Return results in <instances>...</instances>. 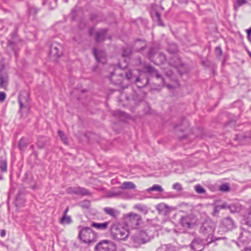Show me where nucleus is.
<instances>
[{"label": "nucleus", "mask_w": 251, "mask_h": 251, "mask_svg": "<svg viewBox=\"0 0 251 251\" xmlns=\"http://www.w3.org/2000/svg\"><path fill=\"white\" fill-rule=\"evenodd\" d=\"M110 233L113 239L117 240H125L129 235L127 227L119 223L112 224L110 228Z\"/></svg>", "instance_id": "obj_1"}, {"label": "nucleus", "mask_w": 251, "mask_h": 251, "mask_svg": "<svg viewBox=\"0 0 251 251\" xmlns=\"http://www.w3.org/2000/svg\"><path fill=\"white\" fill-rule=\"evenodd\" d=\"M134 208L138 209L139 211L142 212L144 214H146L148 212L147 206L145 205L138 204L134 206Z\"/></svg>", "instance_id": "obj_27"}, {"label": "nucleus", "mask_w": 251, "mask_h": 251, "mask_svg": "<svg viewBox=\"0 0 251 251\" xmlns=\"http://www.w3.org/2000/svg\"><path fill=\"white\" fill-rule=\"evenodd\" d=\"M45 145V142L44 140L43 137H39L38 138V141L37 143V145L38 148H42Z\"/></svg>", "instance_id": "obj_34"}, {"label": "nucleus", "mask_w": 251, "mask_h": 251, "mask_svg": "<svg viewBox=\"0 0 251 251\" xmlns=\"http://www.w3.org/2000/svg\"><path fill=\"white\" fill-rule=\"evenodd\" d=\"M109 224V222H106L103 223H97L93 222L92 224V226L98 229L104 230L107 228Z\"/></svg>", "instance_id": "obj_22"}, {"label": "nucleus", "mask_w": 251, "mask_h": 251, "mask_svg": "<svg viewBox=\"0 0 251 251\" xmlns=\"http://www.w3.org/2000/svg\"><path fill=\"white\" fill-rule=\"evenodd\" d=\"M244 251H251V248H246Z\"/></svg>", "instance_id": "obj_63"}, {"label": "nucleus", "mask_w": 251, "mask_h": 251, "mask_svg": "<svg viewBox=\"0 0 251 251\" xmlns=\"http://www.w3.org/2000/svg\"><path fill=\"white\" fill-rule=\"evenodd\" d=\"M184 125L185 127H187L189 126L188 123L185 120H184L182 123L181 124V125Z\"/></svg>", "instance_id": "obj_52"}, {"label": "nucleus", "mask_w": 251, "mask_h": 251, "mask_svg": "<svg viewBox=\"0 0 251 251\" xmlns=\"http://www.w3.org/2000/svg\"><path fill=\"white\" fill-rule=\"evenodd\" d=\"M3 69V67L0 69V88L6 89L8 83V75Z\"/></svg>", "instance_id": "obj_12"}, {"label": "nucleus", "mask_w": 251, "mask_h": 251, "mask_svg": "<svg viewBox=\"0 0 251 251\" xmlns=\"http://www.w3.org/2000/svg\"><path fill=\"white\" fill-rule=\"evenodd\" d=\"M148 190L149 191H156L157 192H162L163 191V189L162 188V187L158 184H155L153 185L152 187L149 188Z\"/></svg>", "instance_id": "obj_30"}, {"label": "nucleus", "mask_w": 251, "mask_h": 251, "mask_svg": "<svg viewBox=\"0 0 251 251\" xmlns=\"http://www.w3.org/2000/svg\"><path fill=\"white\" fill-rule=\"evenodd\" d=\"M177 48L176 45H173V48L172 50H171L170 49H168V51L171 52V53H175L177 51Z\"/></svg>", "instance_id": "obj_47"}, {"label": "nucleus", "mask_w": 251, "mask_h": 251, "mask_svg": "<svg viewBox=\"0 0 251 251\" xmlns=\"http://www.w3.org/2000/svg\"><path fill=\"white\" fill-rule=\"evenodd\" d=\"M7 162L6 158L0 157V180L3 179L2 174L7 172Z\"/></svg>", "instance_id": "obj_15"}, {"label": "nucleus", "mask_w": 251, "mask_h": 251, "mask_svg": "<svg viewBox=\"0 0 251 251\" xmlns=\"http://www.w3.org/2000/svg\"><path fill=\"white\" fill-rule=\"evenodd\" d=\"M114 74H115V73L113 71H112L110 73V78H109L110 81H112L111 77L112 76H113L114 75Z\"/></svg>", "instance_id": "obj_58"}, {"label": "nucleus", "mask_w": 251, "mask_h": 251, "mask_svg": "<svg viewBox=\"0 0 251 251\" xmlns=\"http://www.w3.org/2000/svg\"><path fill=\"white\" fill-rule=\"evenodd\" d=\"M78 228L79 229L78 238L83 243L90 244L95 241L96 235L90 227L79 226Z\"/></svg>", "instance_id": "obj_2"}, {"label": "nucleus", "mask_w": 251, "mask_h": 251, "mask_svg": "<svg viewBox=\"0 0 251 251\" xmlns=\"http://www.w3.org/2000/svg\"><path fill=\"white\" fill-rule=\"evenodd\" d=\"M248 0H235L234 2V8L235 10H237L241 6L247 3Z\"/></svg>", "instance_id": "obj_26"}, {"label": "nucleus", "mask_w": 251, "mask_h": 251, "mask_svg": "<svg viewBox=\"0 0 251 251\" xmlns=\"http://www.w3.org/2000/svg\"><path fill=\"white\" fill-rule=\"evenodd\" d=\"M230 189L229 185L228 183L222 184L220 186V190L222 192H227Z\"/></svg>", "instance_id": "obj_35"}, {"label": "nucleus", "mask_w": 251, "mask_h": 251, "mask_svg": "<svg viewBox=\"0 0 251 251\" xmlns=\"http://www.w3.org/2000/svg\"><path fill=\"white\" fill-rule=\"evenodd\" d=\"M122 190V191H119L118 192L114 193L113 195V196H119V197L124 199H131L133 198V194H130L125 190Z\"/></svg>", "instance_id": "obj_16"}, {"label": "nucleus", "mask_w": 251, "mask_h": 251, "mask_svg": "<svg viewBox=\"0 0 251 251\" xmlns=\"http://www.w3.org/2000/svg\"><path fill=\"white\" fill-rule=\"evenodd\" d=\"M18 102L20 104V109H22L24 106L27 107L29 104L28 93L26 92H21L19 95Z\"/></svg>", "instance_id": "obj_10"}, {"label": "nucleus", "mask_w": 251, "mask_h": 251, "mask_svg": "<svg viewBox=\"0 0 251 251\" xmlns=\"http://www.w3.org/2000/svg\"><path fill=\"white\" fill-rule=\"evenodd\" d=\"M173 189L180 192L182 190V187L179 183H176L173 185Z\"/></svg>", "instance_id": "obj_39"}, {"label": "nucleus", "mask_w": 251, "mask_h": 251, "mask_svg": "<svg viewBox=\"0 0 251 251\" xmlns=\"http://www.w3.org/2000/svg\"><path fill=\"white\" fill-rule=\"evenodd\" d=\"M117 113V114L118 115H119L120 116H124V117H126V113L124 112H122V111H117L116 112Z\"/></svg>", "instance_id": "obj_50"}, {"label": "nucleus", "mask_w": 251, "mask_h": 251, "mask_svg": "<svg viewBox=\"0 0 251 251\" xmlns=\"http://www.w3.org/2000/svg\"><path fill=\"white\" fill-rule=\"evenodd\" d=\"M29 12L30 14H36L38 12V9L35 7L31 6L29 8Z\"/></svg>", "instance_id": "obj_43"}, {"label": "nucleus", "mask_w": 251, "mask_h": 251, "mask_svg": "<svg viewBox=\"0 0 251 251\" xmlns=\"http://www.w3.org/2000/svg\"><path fill=\"white\" fill-rule=\"evenodd\" d=\"M126 76L128 80H131L133 78L132 72L130 70L127 71L126 73Z\"/></svg>", "instance_id": "obj_42"}, {"label": "nucleus", "mask_w": 251, "mask_h": 251, "mask_svg": "<svg viewBox=\"0 0 251 251\" xmlns=\"http://www.w3.org/2000/svg\"><path fill=\"white\" fill-rule=\"evenodd\" d=\"M220 210L221 209L219 205H215L214 208L213 215H215L216 214H218Z\"/></svg>", "instance_id": "obj_44"}, {"label": "nucleus", "mask_w": 251, "mask_h": 251, "mask_svg": "<svg viewBox=\"0 0 251 251\" xmlns=\"http://www.w3.org/2000/svg\"><path fill=\"white\" fill-rule=\"evenodd\" d=\"M152 235L147 230L137 231L131 237L132 241L135 247L137 248L141 245L150 241Z\"/></svg>", "instance_id": "obj_3"}, {"label": "nucleus", "mask_w": 251, "mask_h": 251, "mask_svg": "<svg viewBox=\"0 0 251 251\" xmlns=\"http://www.w3.org/2000/svg\"><path fill=\"white\" fill-rule=\"evenodd\" d=\"M124 64H124V65H123V66H121L120 63H119L117 68H121L122 69H124L126 68L127 66V64L126 62L124 63Z\"/></svg>", "instance_id": "obj_49"}, {"label": "nucleus", "mask_w": 251, "mask_h": 251, "mask_svg": "<svg viewBox=\"0 0 251 251\" xmlns=\"http://www.w3.org/2000/svg\"><path fill=\"white\" fill-rule=\"evenodd\" d=\"M221 210V209H228V205L229 204H227L226 203H224L221 205H219Z\"/></svg>", "instance_id": "obj_48"}, {"label": "nucleus", "mask_w": 251, "mask_h": 251, "mask_svg": "<svg viewBox=\"0 0 251 251\" xmlns=\"http://www.w3.org/2000/svg\"><path fill=\"white\" fill-rule=\"evenodd\" d=\"M131 53V50L130 49L126 48H123V54L122 55L123 57H127Z\"/></svg>", "instance_id": "obj_37"}, {"label": "nucleus", "mask_w": 251, "mask_h": 251, "mask_svg": "<svg viewBox=\"0 0 251 251\" xmlns=\"http://www.w3.org/2000/svg\"><path fill=\"white\" fill-rule=\"evenodd\" d=\"M154 18L156 19L160 25L163 26V24L161 20V15L158 12H155L154 16Z\"/></svg>", "instance_id": "obj_36"}, {"label": "nucleus", "mask_w": 251, "mask_h": 251, "mask_svg": "<svg viewBox=\"0 0 251 251\" xmlns=\"http://www.w3.org/2000/svg\"><path fill=\"white\" fill-rule=\"evenodd\" d=\"M72 222V218L68 215H63L60 220V223L62 225H70Z\"/></svg>", "instance_id": "obj_23"}, {"label": "nucleus", "mask_w": 251, "mask_h": 251, "mask_svg": "<svg viewBox=\"0 0 251 251\" xmlns=\"http://www.w3.org/2000/svg\"><path fill=\"white\" fill-rule=\"evenodd\" d=\"M149 80L147 77L144 79H141L139 77L136 78V83L138 87L142 88L149 83Z\"/></svg>", "instance_id": "obj_19"}, {"label": "nucleus", "mask_w": 251, "mask_h": 251, "mask_svg": "<svg viewBox=\"0 0 251 251\" xmlns=\"http://www.w3.org/2000/svg\"><path fill=\"white\" fill-rule=\"evenodd\" d=\"M6 98V94L3 92H0V101H3Z\"/></svg>", "instance_id": "obj_45"}, {"label": "nucleus", "mask_w": 251, "mask_h": 251, "mask_svg": "<svg viewBox=\"0 0 251 251\" xmlns=\"http://www.w3.org/2000/svg\"><path fill=\"white\" fill-rule=\"evenodd\" d=\"M27 143L24 138H22L19 141L18 147L20 150H23L26 146Z\"/></svg>", "instance_id": "obj_31"}, {"label": "nucleus", "mask_w": 251, "mask_h": 251, "mask_svg": "<svg viewBox=\"0 0 251 251\" xmlns=\"http://www.w3.org/2000/svg\"><path fill=\"white\" fill-rule=\"evenodd\" d=\"M6 234V231L5 229H2L0 231V235L1 237H4Z\"/></svg>", "instance_id": "obj_53"}, {"label": "nucleus", "mask_w": 251, "mask_h": 251, "mask_svg": "<svg viewBox=\"0 0 251 251\" xmlns=\"http://www.w3.org/2000/svg\"><path fill=\"white\" fill-rule=\"evenodd\" d=\"M178 2L181 4H187L189 0H177Z\"/></svg>", "instance_id": "obj_51"}, {"label": "nucleus", "mask_w": 251, "mask_h": 251, "mask_svg": "<svg viewBox=\"0 0 251 251\" xmlns=\"http://www.w3.org/2000/svg\"><path fill=\"white\" fill-rule=\"evenodd\" d=\"M155 73V76L157 78H161L162 83L163 85H165V81L163 78L161 77V75L158 73V72L156 71V72H154Z\"/></svg>", "instance_id": "obj_46"}, {"label": "nucleus", "mask_w": 251, "mask_h": 251, "mask_svg": "<svg viewBox=\"0 0 251 251\" xmlns=\"http://www.w3.org/2000/svg\"><path fill=\"white\" fill-rule=\"evenodd\" d=\"M125 220L127 226L131 228H135L142 221L141 217L133 212L129 213L126 215Z\"/></svg>", "instance_id": "obj_5"}, {"label": "nucleus", "mask_w": 251, "mask_h": 251, "mask_svg": "<svg viewBox=\"0 0 251 251\" xmlns=\"http://www.w3.org/2000/svg\"><path fill=\"white\" fill-rule=\"evenodd\" d=\"M157 251H171L170 249L168 247L167 245H162L159 248Z\"/></svg>", "instance_id": "obj_40"}, {"label": "nucleus", "mask_w": 251, "mask_h": 251, "mask_svg": "<svg viewBox=\"0 0 251 251\" xmlns=\"http://www.w3.org/2000/svg\"><path fill=\"white\" fill-rule=\"evenodd\" d=\"M79 187H69L66 189L67 193L78 195Z\"/></svg>", "instance_id": "obj_28"}, {"label": "nucleus", "mask_w": 251, "mask_h": 251, "mask_svg": "<svg viewBox=\"0 0 251 251\" xmlns=\"http://www.w3.org/2000/svg\"><path fill=\"white\" fill-rule=\"evenodd\" d=\"M247 38H248V39L250 42H251V35H250V34H247Z\"/></svg>", "instance_id": "obj_60"}, {"label": "nucleus", "mask_w": 251, "mask_h": 251, "mask_svg": "<svg viewBox=\"0 0 251 251\" xmlns=\"http://www.w3.org/2000/svg\"><path fill=\"white\" fill-rule=\"evenodd\" d=\"M94 30V29L92 28L89 29V33L90 36L92 35Z\"/></svg>", "instance_id": "obj_56"}, {"label": "nucleus", "mask_w": 251, "mask_h": 251, "mask_svg": "<svg viewBox=\"0 0 251 251\" xmlns=\"http://www.w3.org/2000/svg\"><path fill=\"white\" fill-rule=\"evenodd\" d=\"M216 224L211 220H206L202 224L200 230L204 234L213 233L215 229Z\"/></svg>", "instance_id": "obj_7"}, {"label": "nucleus", "mask_w": 251, "mask_h": 251, "mask_svg": "<svg viewBox=\"0 0 251 251\" xmlns=\"http://www.w3.org/2000/svg\"><path fill=\"white\" fill-rule=\"evenodd\" d=\"M228 209L231 213H238L241 210V206L240 204L238 203H232L229 204Z\"/></svg>", "instance_id": "obj_20"}, {"label": "nucleus", "mask_w": 251, "mask_h": 251, "mask_svg": "<svg viewBox=\"0 0 251 251\" xmlns=\"http://www.w3.org/2000/svg\"><path fill=\"white\" fill-rule=\"evenodd\" d=\"M91 192L84 187H79L78 195L82 197L86 196H91Z\"/></svg>", "instance_id": "obj_25"}, {"label": "nucleus", "mask_w": 251, "mask_h": 251, "mask_svg": "<svg viewBox=\"0 0 251 251\" xmlns=\"http://www.w3.org/2000/svg\"><path fill=\"white\" fill-rule=\"evenodd\" d=\"M247 232L246 231H244L243 232H241L240 233V238H243L244 236L246 234H247Z\"/></svg>", "instance_id": "obj_55"}, {"label": "nucleus", "mask_w": 251, "mask_h": 251, "mask_svg": "<svg viewBox=\"0 0 251 251\" xmlns=\"http://www.w3.org/2000/svg\"><path fill=\"white\" fill-rule=\"evenodd\" d=\"M58 134L64 144L67 145L68 144V138L64 132L61 130H59Z\"/></svg>", "instance_id": "obj_29"}, {"label": "nucleus", "mask_w": 251, "mask_h": 251, "mask_svg": "<svg viewBox=\"0 0 251 251\" xmlns=\"http://www.w3.org/2000/svg\"><path fill=\"white\" fill-rule=\"evenodd\" d=\"M216 50H218V51L220 52V54H222V50H221V48L217 47L216 48Z\"/></svg>", "instance_id": "obj_59"}, {"label": "nucleus", "mask_w": 251, "mask_h": 251, "mask_svg": "<svg viewBox=\"0 0 251 251\" xmlns=\"http://www.w3.org/2000/svg\"><path fill=\"white\" fill-rule=\"evenodd\" d=\"M246 224L251 227V206L248 209V216L246 219Z\"/></svg>", "instance_id": "obj_32"}, {"label": "nucleus", "mask_w": 251, "mask_h": 251, "mask_svg": "<svg viewBox=\"0 0 251 251\" xmlns=\"http://www.w3.org/2000/svg\"><path fill=\"white\" fill-rule=\"evenodd\" d=\"M63 53V49L61 44L53 42L50 47V54L52 56L59 57Z\"/></svg>", "instance_id": "obj_9"}, {"label": "nucleus", "mask_w": 251, "mask_h": 251, "mask_svg": "<svg viewBox=\"0 0 251 251\" xmlns=\"http://www.w3.org/2000/svg\"><path fill=\"white\" fill-rule=\"evenodd\" d=\"M246 31H247V34L251 35V27L250 28L247 29Z\"/></svg>", "instance_id": "obj_57"}, {"label": "nucleus", "mask_w": 251, "mask_h": 251, "mask_svg": "<svg viewBox=\"0 0 251 251\" xmlns=\"http://www.w3.org/2000/svg\"><path fill=\"white\" fill-rule=\"evenodd\" d=\"M69 207H67L65 209V210L64 211V212H63V215H67V213L69 211Z\"/></svg>", "instance_id": "obj_54"}, {"label": "nucleus", "mask_w": 251, "mask_h": 251, "mask_svg": "<svg viewBox=\"0 0 251 251\" xmlns=\"http://www.w3.org/2000/svg\"><path fill=\"white\" fill-rule=\"evenodd\" d=\"M93 53L98 62L101 63L102 64L106 63V54L104 51L102 50H97L96 49H94Z\"/></svg>", "instance_id": "obj_13"}, {"label": "nucleus", "mask_w": 251, "mask_h": 251, "mask_svg": "<svg viewBox=\"0 0 251 251\" xmlns=\"http://www.w3.org/2000/svg\"><path fill=\"white\" fill-rule=\"evenodd\" d=\"M146 69L147 72L149 73H152L156 72L155 69L153 67H151L150 65L146 66Z\"/></svg>", "instance_id": "obj_41"}, {"label": "nucleus", "mask_w": 251, "mask_h": 251, "mask_svg": "<svg viewBox=\"0 0 251 251\" xmlns=\"http://www.w3.org/2000/svg\"><path fill=\"white\" fill-rule=\"evenodd\" d=\"M110 68H112L113 70H116V67L112 65L110 66Z\"/></svg>", "instance_id": "obj_62"}, {"label": "nucleus", "mask_w": 251, "mask_h": 251, "mask_svg": "<svg viewBox=\"0 0 251 251\" xmlns=\"http://www.w3.org/2000/svg\"><path fill=\"white\" fill-rule=\"evenodd\" d=\"M196 220L192 215L182 217L179 220L180 225L185 229L191 228L195 224Z\"/></svg>", "instance_id": "obj_8"}, {"label": "nucleus", "mask_w": 251, "mask_h": 251, "mask_svg": "<svg viewBox=\"0 0 251 251\" xmlns=\"http://www.w3.org/2000/svg\"><path fill=\"white\" fill-rule=\"evenodd\" d=\"M146 47L147 44L145 40L138 39L135 41L133 49L136 51L140 52L144 50Z\"/></svg>", "instance_id": "obj_14"}, {"label": "nucleus", "mask_w": 251, "mask_h": 251, "mask_svg": "<svg viewBox=\"0 0 251 251\" xmlns=\"http://www.w3.org/2000/svg\"><path fill=\"white\" fill-rule=\"evenodd\" d=\"M220 227L224 231H228L234 228L235 224L232 219L229 217H226L221 220Z\"/></svg>", "instance_id": "obj_6"}, {"label": "nucleus", "mask_w": 251, "mask_h": 251, "mask_svg": "<svg viewBox=\"0 0 251 251\" xmlns=\"http://www.w3.org/2000/svg\"><path fill=\"white\" fill-rule=\"evenodd\" d=\"M195 190L196 192L198 194H204L205 193V190L204 189V188L202 186H201V185H199V184L196 185L195 186Z\"/></svg>", "instance_id": "obj_33"}, {"label": "nucleus", "mask_w": 251, "mask_h": 251, "mask_svg": "<svg viewBox=\"0 0 251 251\" xmlns=\"http://www.w3.org/2000/svg\"><path fill=\"white\" fill-rule=\"evenodd\" d=\"M104 212L112 218L116 219L120 212L118 210L111 207H105L103 209Z\"/></svg>", "instance_id": "obj_17"}, {"label": "nucleus", "mask_w": 251, "mask_h": 251, "mask_svg": "<svg viewBox=\"0 0 251 251\" xmlns=\"http://www.w3.org/2000/svg\"><path fill=\"white\" fill-rule=\"evenodd\" d=\"M167 88H168L169 89H172L173 88V86L171 85H169V84H168L167 85Z\"/></svg>", "instance_id": "obj_61"}, {"label": "nucleus", "mask_w": 251, "mask_h": 251, "mask_svg": "<svg viewBox=\"0 0 251 251\" xmlns=\"http://www.w3.org/2000/svg\"><path fill=\"white\" fill-rule=\"evenodd\" d=\"M190 246L194 251H202L204 249V241L200 238H195L192 241Z\"/></svg>", "instance_id": "obj_11"}, {"label": "nucleus", "mask_w": 251, "mask_h": 251, "mask_svg": "<svg viewBox=\"0 0 251 251\" xmlns=\"http://www.w3.org/2000/svg\"><path fill=\"white\" fill-rule=\"evenodd\" d=\"M153 51H154V48H151L149 52L148 55L149 58L151 59L153 56V55L156 56L158 55V57L160 58V60L161 63L164 62L165 61H166V56L163 53H159L158 54H153Z\"/></svg>", "instance_id": "obj_21"}, {"label": "nucleus", "mask_w": 251, "mask_h": 251, "mask_svg": "<svg viewBox=\"0 0 251 251\" xmlns=\"http://www.w3.org/2000/svg\"><path fill=\"white\" fill-rule=\"evenodd\" d=\"M116 245L114 242L107 240H103L97 244L94 248L95 251H116Z\"/></svg>", "instance_id": "obj_4"}, {"label": "nucleus", "mask_w": 251, "mask_h": 251, "mask_svg": "<svg viewBox=\"0 0 251 251\" xmlns=\"http://www.w3.org/2000/svg\"><path fill=\"white\" fill-rule=\"evenodd\" d=\"M225 238H226V237H221V238H217V239H216V240H221V239H224Z\"/></svg>", "instance_id": "obj_64"}, {"label": "nucleus", "mask_w": 251, "mask_h": 251, "mask_svg": "<svg viewBox=\"0 0 251 251\" xmlns=\"http://www.w3.org/2000/svg\"><path fill=\"white\" fill-rule=\"evenodd\" d=\"M157 209L160 212V211H162L164 209H165L167 210L168 209L169 206L167 205H166V204L162 203H160L157 205Z\"/></svg>", "instance_id": "obj_38"}, {"label": "nucleus", "mask_w": 251, "mask_h": 251, "mask_svg": "<svg viewBox=\"0 0 251 251\" xmlns=\"http://www.w3.org/2000/svg\"><path fill=\"white\" fill-rule=\"evenodd\" d=\"M135 185L132 182L126 181L123 183L121 188L122 189H133L135 188Z\"/></svg>", "instance_id": "obj_24"}, {"label": "nucleus", "mask_w": 251, "mask_h": 251, "mask_svg": "<svg viewBox=\"0 0 251 251\" xmlns=\"http://www.w3.org/2000/svg\"><path fill=\"white\" fill-rule=\"evenodd\" d=\"M107 32V30L105 29H101L96 33V41L99 43L104 40Z\"/></svg>", "instance_id": "obj_18"}]
</instances>
